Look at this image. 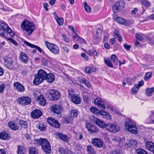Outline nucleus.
<instances>
[{
	"label": "nucleus",
	"instance_id": "nucleus-11",
	"mask_svg": "<svg viewBox=\"0 0 154 154\" xmlns=\"http://www.w3.org/2000/svg\"><path fill=\"white\" fill-rule=\"evenodd\" d=\"M105 126L108 131L114 133L119 132L120 129L119 127L116 124L108 123Z\"/></svg>",
	"mask_w": 154,
	"mask_h": 154
},
{
	"label": "nucleus",
	"instance_id": "nucleus-14",
	"mask_svg": "<svg viewBox=\"0 0 154 154\" xmlns=\"http://www.w3.org/2000/svg\"><path fill=\"white\" fill-rule=\"evenodd\" d=\"M47 122L53 127L56 128H59L60 125L58 121L52 117L49 118L47 120Z\"/></svg>",
	"mask_w": 154,
	"mask_h": 154
},
{
	"label": "nucleus",
	"instance_id": "nucleus-3",
	"mask_svg": "<svg viewBox=\"0 0 154 154\" xmlns=\"http://www.w3.org/2000/svg\"><path fill=\"white\" fill-rule=\"evenodd\" d=\"M21 27L27 35H30L35 29V25L33 23L26 20L22 23Z\"/></svg>",
	"mask_w": 154,
	"mask_h": 154
},
{
	"label": "nucleus",
	"instance_id": "nucleus-63",
	"mask_svg": "<svg viewBox=\"0 0 154 154\" xmlns=\"http://www.w3.org/2000/svg\"><path fill=\"white\" fill-rule=\"evenodd\" d=\"M110 154H120V153L119 151L115 150L112 151Z\"/></svg>",
	"mask_w": 154,
	"mask_h": 154
},
{
	"label": "nucleus",
	"instance_id": "nucleus-42",
	"mask_svg": "<svg viewBox=\"0 0 154 154\" xmlns=\"http://www.w3.org/2000/svg\"><path fill=\"white\" fill-rule=\"evenodd\" d=\"M90 110L92 113L95 114H99L100 112L98 109L94 107H91L90 108Z\"/></svg>",
	"mask_w": 154,
	"mask_h": 154
},
{
	"label": "nucleus",
	"instance_id": "nucleus-25",
	"mask_svg": "<svg viewBox=\"0 0 154 154\" xmlns=\"http://www.w3.org/2000/svg\"><path fill=\"white\" fill-rule=\"evenodd\" d=\"M45 79L48 83H52L54 82L55 79V76L53 74L50 73L47 74V76Z\"/></svg>",
	"mask_w": 154,
	"mask_h": 154
},
{
	"label": "nucleus",
	"instance_id": "nucleus-40",
	"mask_svg": "<svg viewBox=\"0 0 154 154\" xmlns=\"http://www.w3.org/2000/svg\"><path fill=\"white\" fill-rule=\"evenodd\" d=\"M73 37L74 38H77L78 41L81 43H85L86 42L85 41L83 38L80 37L77 34H76L75 35L73 36Z\"/></svg>",
	"mask_w": 154,
	"mask_h": 154
},
{
	"label": "nucleus",
	"instance_id": "nucleus-29",
	"mask_svg": "<svg viewBox=\"0 0 154 154\" xmlns=\"http://www.w3.org/2000/svg\"><path fill=\"white\" fill-rule=\"evenodd\" d=\"M115 19L116 22L121 24L124 25L126 23V20L121 17H117Z\"/></svg>",
	"mask_w": 154,
	"mask_h": 154
},
{
	"label": "nucleus",
	"instance_id": "nucleus-61",
	"mask_svg": "<svg viewBox=\"0 0 154 154\" xmlns=\"http://www.w3.org/2000/svg\"><path fill=\"white\" fill-rule=\"evenodd\" d=\"M144 83V81L143 80L140 81L138 84H137V86L139 88L142 86H143Z\"/></svg>",
	"mask_w": 154,
	"mask_h": 154
},
{
	"label": "nucleus",
	"instance_id": "nucleus-43",
	"mask_svg": "<svg viewBox=\"0 0 154 154\" xmlns=\"http://www.w3.org/2000/svg\"><path fill=\"white\" fill-rule=\"evenodd\" d=\"M55 19L58 24L60 26H62L63 23V19L62 18H59L57 16Z\"/></svg>",
	"mask_w": 154,
	"mask_h": 154
},
{
	"label": "nucleus",
	"instance_id": "nucleus-17",
	"mask_svg": "<svg viewBox=\"0 0 154 154\" xmlns=\"http://www.w3.org/2000/svg\"><path fill=\"white\" fill-rule=\"evenodd\" d=\"M92 118H93L94 122L100 128H106L105 126H106V124L103 121L95 117H93Z\"/></svg>",
	"mask_w": 154,
	"mask_h": 154
},
{
	"label": "nucleus",
	"instance_id": "nucleus-37",
	"mask_svg": "<svg viewBox=\"0 0 154 154\" xmlns=\"http://www.w3.org/2000/svg\"><path fill=\"white\" fill-rule=\"evenodd\" d=\"M38 150L35 148L30 147L29 149V154H38Z\"/></svg>",
	"mask_w": 154,
	"mask_h": 154
},
{
	"label": "nucleus",
	"instance_id": "nucleus-54",
	"mask_svg": "<svg viewBox=\"0 0 154 154\" xmlns=\"http://www.w3.org/2000/svg\"><path fill=\"white\" fill-rule=\"evenodd\" d=\"M130 142L131 143V144L132 146H136L137 143V141L134 139H132L130 140Z\"/></svg>",
	"mask_w": 154,
	"mask_h": 154
},
{
	"label": "nucleus",
	"instance_id": "nucleus-21",
	"mask_svg": "<svg viewBox=\"0 0 154 154\" xmlns=\"http://www.w3.org/2000/svg\"><path fill=\"white\" fill-rule=\"evenodd\" d=\"M145 148L154 154V143L147 141L145 143Z\"/></svg>",
	"mask_w": 154,
	"mask_h": 154
},
{
	"label": "nucleus",
	"instance_id": "nucleus-16",
	"mask_svg": "<svg viewBox=\"0 0 154 154\" xmlns=\"http://www.w3.org/2000/svg\"><path fill=\"white\" fill-rule=\"evenodd\" d=\"M85 127L88 131L92 132V133L98 132V129L96 126L91 123H86ZM91 133L92 134V133Z\"/></svg>",
	"mask_w": 154,
	"mask_h": 154
},
{
	"label": "nucleus",
	"instance_id": "nucleus-56",
	"mask_svg": "<svg viewBox=\"0 0 154 154\" xmlns=\"http://www.w3.org/2000/svg\"><path fill=\"white\" fill-rule=\"evenodd\" d=\"M123 45L124 48L128 51L129 50L131 47V45H128L126 44H124Z\"/></svg>",
	"mask_w": 154,
	"mask_h": 154
},
{
	"label": "nucleus",
	"instance_id": "nucleus-64",
	"mask_svg": "<svg viewBox=\"0 0 154 154\" xmlns=\"http://www.w3.org/2000/svg\"><path fill=\"white\" fill-rule=\"evenodd\" d=\"M0 154H6V152L4 149H0Z\"/></svg>",
	"mask_w": 154,
	"mask_h": 154
},
{
	"label": "nucleus",
	"instance_id": "nucleus-35",
	"mask_svg": "<svg viewBox=\"0 0 154 154\" xmlns=\"http://www.w3.org/2000/svg\"><path fill=\"white\" fill-rule=\"evenodd\" d=\"M79 82L84 84L86 87L88 88L90 87V85L89 82L84 78H82L79 80Z\"/></svg>",
	"mask_w": 154,
	"mask_h": 154
},
{
	"label": "nucleus",
	"instance_id": "nucleus-58",
	"mask_svg": "<svg viewBox=\"0 0 154 154\" xmlns=\"http://www.w3.org/2000/svg\"><path fill=\"white\" fill-rule=\"evenodd\" d=\"M81 56L82 57H83L86 60H88V57L84 53H82L81 54Z\"/></svg>",
	"mask_w": 154,
	"mask_h": 154
},
{
	"label": "nucleus",
	"instance_id": "nucleus-9",
	"mask_svg": "<svg viewBox=\"0 0 154 154\" xmlns=\"http://www.w3.org/2000/svg\"><path fill=\"white\" fill-rule=\"evenodd\" d=\"M125 5L122 1H119L116 2L113 6L112 9L114 12L118 13L123 8Z\"/></svg>",
	"mask_w": 154,
	"mask_h": 154
},
{
	"label": "nucleus",
	"instance_id": "nucleus-47",
	"mask_svg": "<svg viewBox=\"0 0 154 154\" xmlns=\"http://www.w3.org/2000/svg\"><path fill=\"white\" fill-rule=\"evenodd\" d=\"M38 128L41 131H45L46 128L44 125L42 123H40L38 126Z\"/></svg>",
	"mask_w": 154,
	"mask_h": 154
},
{
	"label": "nucleus",
	"instance_id": "nucleus-62",
	"mask_svg": "<svg viewBox=\"0 0 154 154\" xmlns=\"http://www.w3.org/2000/svg\"><path fill=\"white\" fill-rule=\"evenodd\" d=\"M102 32V29L100 28H98L96 34L97 35H100L101 34Z\"/></svg>",
	"mask_w": 154,
	"mask_h": 154
},
{
	"label": "nucleus",
	"instance_id": "nucleus-53",
	"mask_svg": "<svg viewBox=\"0 0 154 154\" xmlns=\"http://www.w3.org/2000/svg\"><path fill=\"white\" fill-rule=\"evenodd\" d=\"M135 37L136 39L140 41H142L143 40V37L140 34L136 33L135 34Z\"/></svg>",
	"mask_w": 154,
	"mask_h": 154
},
{
	"label": "nucleus",
	"instance_id": "nucleus-8",
	"mask_svg": "<svg viewBox=\"0 0 154 154\" xmlns=\"http://www.w3.org/2000/svg\"><path fill=\"white\" fill-rule=\"evenodd\" d=\"M118 58L115 54H112L111 55V61L109 60V59H106V58H104V60L105 63L109 66L112 67H113L112 62L114 64L116 65H117L118 63Z\"/></svg>",
	"mask_w": 154,
	"mask_h": 154
},
{
	"label": "nucleus",
	"instance_id": "nucleus-32",
	"mask_svg": "<svg viewBox=\"0 0 154 154\" xmlns=\"http://www.w3.org/2000/svg\"><path fill=\"white\" fill-rule=\"evenodd\" d=\"M100 113L104 118H106L107 119H110V114L108 112L101 110Z\"/></svg>",
	"mask_w": 154,
	"mask_h": 154
},
{
	"label": "nucleus",
	"instance_id": "nucleus-4",
	"mask_svg": "<svg viewBox=\"0 0 154 154\" xmlns=\"http://www.w3.org/2000/svg\"><path fill=\"white\" fill-rule=\"evenodd\" d=\"M47 74L46 71L42 69L38 70L37 74L34 75L35 78L33 83L35 85H38L42 83L46 79Z\"/></svg>",
	"mask_w": 154,
	"mask_h": 154
},
{
	"label": "nucleus",
	"instance_id": "nucleus-10",
	"mask_svg": "<svg viewBox=\"0 0 154 154\" xmlns=\"http://www.w3.org/2000/svg\"><path fill=\"white\" fill-rule=\"evenodd\" d=\"M73 91L72 90L69 91L68 94L71 97L72 102L75 104H79L81 103V98L79 95L73 94Z\"/></svg>",
	"mask_w": 154,
	"mask_h": 154
},
{
	"label": "nucleus",
	"instance_id": "nucleus-12",
	"mask_svg": "<svg viewBox=\"0 0 154 154\" xmlns=\"http://www.w3.org/2000/svg\"><path fill=\"white\" fill-rule=\"evenodd\" d=\"M94 103L100 109L102 110L105 109V102L100 98L98 97L96 98L94 100Z\"/></svg>",
	"mask_w": 154,
	"mask_h": 154
},
{
	"label": "nucleus",
	"instance_id": "nucleus-15",
	"mask_svg": "<svg viewBox=\"0 0 154 154\" xmlns=\"http://www.w3.org/2000/svg\"><path fill=\"white\" fill-rule=\"evenodd\" d=\"M91 143L95 147L100 148L102 147L103 144V141L102 140L98 138L93 139Z\"/></svg>",
	"mask_w": 154,
	"mask_h": 154
},
{
	"label": "nucleus",
	"instance_id": "nucleus-18",
	"mask_svg": "<svg viewBox=\"0 0 154 154\" xmlns=\"http://www.w3.org/2000/svg\"><path fill=\"white\" fill-rule=\"evenodd\" d=\"M13 86L18 91L22 92L25 91L24 87L18 82H15L13 84Z\"/></svg>",
	"mask_w": 154,
	"mask_h": 154
},
{
	"label": "nucleus",
	"instance_id": "nucleus-49",
	"mask_svg": "<svg viewBox=\"0 0 154 154\" xmlns=\"http://www.w3.org/2000/svg\"><path fill=\"white\" fill-rule=\"evenodd\" d=\"M24 43L26 45H27L29 46L32 48H35L36 46V45H35L33 44H32L26 41H24Z\"/></svg>",
	"mask_w": 154,
	"mask_h": 154
},
{
	"label": "nucleus",
	"instance_id": "nucleus-30",
	"mask_svg": "<svg viewBox=\"0 0 154 154\" xmlns=\"http://www.w3.org/2000/svg\"><path fill=\"white\" fill-rule=\"evenodd\" d=\"M19 124L22 128L25 129L27 128L28 126V125L27 122L23 120H20Z\"/></svg>",
	"mask_w": 154,
	"mask_h": 154
},
{
	"label": "nucleus",
	"instance_id": "nucleus-41",
	"mask_svg": "<svg viewBox=\"0 0 154 154\" xmlns=\"http://www.w3.org/2000/svg\"><path fill=\"white\" fill-rule=\"evenodd\" d=\"M142 4L146 8L150 7L151 6L150 2L146 0H143L141 1Z\"/></svg>",
	"mask_w": 154,
	"mask_h": 154
},
{
	"label": "nucleus",
	"instance_id": "nucleus-60",
	"mask_svg": "<svg viewBox=\"0 0 154 154\" xmlns=\"http://www.w3.org/2000/svg\"><path fill=\"white\" fill-rule=\"evenodd\" d=\"M150 118L151 120H153L154 119V111H152L151 112V114L150 115Z\"/></svg>",
	"mask_w": 154,
	"mask_h": 154
},
{
	"label": "nucleus",
	"instance_id": "nucleus-28",
	"mask_svg": "<svg viewBox=\"0 0 154 154\" xmlns=\"http://www.w3.org/2000/svg\"><path fill=\"white\" fill-rule=\"evenodd\" d=\"M38 103L40 105L43 106L45 105L46 101L45 98L42 95H40L38 97Z\"/></svg>",
	"mask_w": 154,
	"mask_h": 154
},
{
	"label": "nucleus",
	"instance_id": "nucleus-55",
	"mask_svg": "<svg viewBox=\"0 0 154 154\" xmlns=\"http://www.w3.org/2000/svg\"><path fill=\"white\" fill-rule=\"evenodd\" d=\"M62 36L66 42H69V39L67 36L64 34H62Z\"/></svg>",
	"mask_w": 154,
	"mask_h": 154
},
{
	"label": "nucleus",
	"instance_id": "nucleus-23",
	"mask_svg": "<svg viewBox=\"0 0 154 154\" xmlns=\"http://www.w3.org/2000/svg\"><path fill=\"white\" fill-rule=\"evenodd\" d=\"M53 112L57 114H59L62 112V108L58 105L54 104L51 106Z\"/></svg>",
	"mask_w": 154,
	"mask_h": 154
},
{
	"label": "nucleus",
	"instance_id": "nucleus-2",
	"mask_svg": "<svg viewBox=\"0 0 154 154\" xmlns=\"http://www.w3.org/2000/svg\"><path fill=\"white\" fill-rule=\"evenodd\" d=\"M35 144L37 145L41 146L42 149L47 154L51 152V146L50 142L45 138H41L34 140Z\"/></svg>",
	"mask_w": 154,
	"mask_h": 154
},
{
	"label": "nucleus",
	"instance_id": "nucleus-22",
	"mask_svg": "<svg viewBox=\"0 0 154 154\" xmlns=\"http://www.w3.org/2000/svg\"><path fill=\"white\" fill-rule=\"evenodd\" d=\"M20 60L22 62L26 63L28 61V57L26 53L21 51L20 54Z\"/></svg>",
	"mask_w": 154,
	"mask_h": 154
},
{
	"label": "nucleus",
	"instance_id": "nucleus-51",
	"mask_svg": "<svg viewBox=\"0 0 154 154\" xmlns=\"http://www.w3.org/2000/svg\"><path fill=\"white\" fill-rule=\"evenodd\" d=\"M5 88V83H2L0 85V93H3Z\"/></svg>",
	"mask_w": 154,
	"mask_h": 154
},
{
	"label": "nucleus",
	"instance_id": "nucleus-1",
	"mask_svg": "<svg viewBox=\"0 0 154 154\" xmlns=\"http://www.w3.org/2000/svg\"><path fill=\"white\" fill-rule=\"evenodd\" d=\"M0 36L10 41L15 46H18V44L12 38H8L9 36L12 37L15 36L14 31L4 21H0Z\"/></svg>",
	"mask_w": 154,
	"mask_h": 154
},
{
	"label": "nucleus",
	"instance_id": "nucleus-39",
	"mask_svg": "<svg viewBox=\"0 0 154 154\" xmlns=\"http://www.w3.org/2000/svg\"><path fill=\"white\" fill-rule=\"evenodd\" d=\"M5 61L10 65H12L13 63V61L11 57L6 56L4 59Z\"/></svg>",
	"mask_w": 154,
	"mask_h": 154
},
{
	"label": "nucleus",
	"instance_id": "nucleus-27",
	"mask_svg": "<svg viewBox=\"0 0 154 154\" xmlns=\"http://www.w3.org/2000/svg\"><path fill=\"white\" fill-rule=\"evenodd\" d=\"M74 137L77 141H83V135L82 133H75Z\"/></svg>",
	"mask_w": 154,
	"mask_h": 154
},
{
	"label": "nucleus",
	"instance_id": "nucleus-38",
	"mask_svg": "<svg viewBox=\"0 0 154 154\" xmlns=\"http://www.w3.org/2000/svg\"><path fill=\"white\" fill-rule=\"evenodd\" d=\"M87 150L89 154H95L96 153L95 151L94 150L91 146H87Z\"/></svg>",
	"mask_w": 154,
	"mask_h": 154
},
{
	"label": "nucleus",
	"instance_id": "nucleus-20",
	"mask_svg": "<svg viewBox=\"0 0 154 154\" xmlns=\"http://www.w3.org/2000/svg\"><path fill=\"white\" fill-rule=\"evenodd\" d=\"M31 117L33 118H38L42 115V112L38 109H35L33 110L31 113Z\"/></svg>",
	"mask_w": 154,
	"mask_h": 154
},
{
	"label": "nucleus",
	"instance_id": "nucleus-44",
	"mask_svg": "<svg viewBox=\"0 0 154 154\" xmlns=\"http://www.w3.org/2000/svg\"><path fill=\"white\" fill-rule=\"evenodd\" d=\"M139 88L135 84L131 89V91L133 94H136L139 89Z\"/></svg>",
	"mask_w": 154,
	"mask_h": 154
},
{
	"label": "nucleus",
	"instance_id": "nucleus-46",
	"mask_svg": "<svg viewBox=\"0 0 154 154\" xmlns=\"http://www.w3.org/2000/svg\"><path fill=\"white\" fill-rule=\"evenodd\" d=\"M137 154H147V153L145 150L141 148H138L136 150Z\"/></svg>",
	"mask_w": 154,
	"mask_h": 154
},
{
	"label": "nucleus",
	"instance_id": "nucleus-33",
	"mask_svg": "<svg viewBox=\"0 0 154 154\" xmlns=\"http://www.w3.org/2000/svg\"><path fill=\"white\" fill-rule=\"evenodd\" d=\"M25 149L22 146H17V153L18 154H24L25 152Z\"/></svg>",
	"mask_w": 154,
	"mask_h": 154
},
{
	"label": "nucleus",
	"instance_id": "nucleus-6",
	"mask_svg": "<svg viewBox=\"0 0 154 154\" xmlns=\"http://www.w3.org/2000/svg\"><path fill=\"white\" fill-rule=\"evenodd\" d=\"M45 44L47 48L54 54H59L60 49L56 45L49 43L48 41H45Z\"/></svg>",
	"mask_w": 154,
	"mask_h": 154
},
{
	"label": "nucleus",
	"instance_id": "nucleus-59",
	"mask_svg": "<svg viewBox=\"0 0 154 154\" xmlns=\"http://www.w3.org/2000/svg\"><path fill=\"white\" fill-rule=\"evenodd\" d=\"M85 72L87 73H91V69L90 67H86L85 69Z\"/></svg>",
	"mask_w": 154,
	"mask_h": 154
},
{
	"label": "nucleus",
	"instance_id": "nucleus-36",
	"mask_svg": "<svg viewBox=\"0 0 154 154\" xmlns=\"http://www.w3.org/2000/svg\"><path fill=\"white\" fill-rule=\"evenodd\" d=\"M154 91V87L147 88L146 89V94L148 96H151Z\"/></svg>",
	"mask_w": 154,
	"mask_h": 154
},
{
	"label": "nucleus",
	"instance_id": "nucleus-48",
	"mask_svg": "<svg viewBox=\"0 0 154 154\" xmlns=\"http://www.w3.org/2000/svg\"><path fill=\"white\" fill-rule=\"evenodd\" d=\"M152 74L151 72H147L145 75L144 79L145 81H147L151 77Z\"/></svg>",
	"mask_w": 154,
	"mask_h": 154
},
{
	"label": "nucleus",
	"instance_id": "nucleus-57",
	"mask_svg": "<svg viewBox=\"0 0 154 154\" xmlns=\"http://www.w3.org/2000/svg\"><path fill=\"white\" fill-rule=\"evenodd\" d=\"M71 115L73 117H76L78 115V113L76 110H73L71 112Z\"/></svg>",
	"mask_w": 154,
	"mask_h": 154
},
{
	"label": "nucleus",
	"instance_id": "nucleus-52",
	"mask_svg": "<svg viewBox=\"0 0 154 154\" xmlns=\"http://www.w3.org/2000/svg\"><path fill=\"white\" fill-rule=\"evenodd\" d=\"M113 140H114L115 142H116V143L119 144L121 141V139L119 137H116L113 139Z\"/></svg>",
	"mask_w": 154,
	"mask_h": 154
},
{
	"label": "nucleus",
	"instance_id": "nucleus-7",
	"mask_svg": "<svg viewBox=\"0 0 154 154\" xmlns=\"http://www.w3.org/2000/svg\"><path fill=\"white\" fill-rule=\"evenodd\" d=\"M47 94L49 97H51V100L53 101L58 99L61 96V94L59 91L54 89L50 90L48 91Z\"/></svg>",
	"mask_w": 154,
	"mask_h": 154
},
{
	"label": "nucleus",
	"instance_id": "nucleus-45",
	"mask_svg": "<svg viewBox=\"0 0 154 154\" xmlns=\"http://www.w3.org/2000/svg\"><path fill=\"white\" fill-rule=\"evenodd\" d=\"M83 5L85 11L88 12H90L91 11V8L87 3L85 2H84Z\"/></svg>",
	"mask_w": 154,
	"mask_h": 154
},
{
	"label": "nucleus",
	"instance_id": "nucleus-5",
	"mask_svg": "<svg viewBox=\"0 0 154 154\" xmlns=\"http://www.w3.org/2000/svg\"><path fill=\"white\" fill-rule=\"evenodd\" d=\"M125 128L129 132L134 134H137V129L135 122L131 120H127L125 124Z\"/></svg>",
	"mask_w": 154,
	"mask_h": 154
},
{
	"label": "nucleus",
	"instance_id": "nucleus-34",
	"mask_svg": "<svg viewBox=\"0 0 154 154\" xmlns=\"http://www.w3.org/2000/svg\"><path fill=\"white\" fill-rule=\"evenodd\" d=\"M73 120L72 117L71 116H66L63 119V121L64 123H71Z\"/></svg>",
	"mask_w": 154,
	"mask_h": 154
},
{
	"label": "nucleus",
	"instance_id": "nucleus-50",
	"mask_svg": "<svg viewBox=\"0 0 154 154\" xmlns=\"http://www.w3.org/2000/svg\"><path fill=\"white\" fill-rule=\"evenodd\" d=\"M24 43L26 45H27L29 46L32 48H35L36 46V45H35L33 44H32L26 41H24Z\"/></svg>",
	"mask_w": 154,
	"mask_h": 154
},
{
	"label": "nucleus",
	"instance_id": "nucleus-26",
	"mask_svg": "<svg viewBox=\"0 0 154 154\" xmlns=\"http://www.w3.org/2000/svg\"><path fill=\"white\" fill-rule=\"evenodd\" d=\"M10 137L6 131H2L0 133V139L3 140L9 139Z\"/></svg>",
	"mask_w": 154,
	"mask_h": 154
},
{
	"label": "nucleus",
	"instance_id": "nucleus-13",
	"mask_svg": "<svg viewBox=\"0 0 154 154\" xmlns=\"http://www.w3.org/2000/svg\"><path fill=\"white\" fill-rule=\"evenodd\" d=\"M18 101L19 103L23 106H25L29 104L30 103L31 100L28 97H22L18 98Z\"/></svg>",
	"mask_w": 154,
	"mask_h": 154
},
{
	"label": "nucleus",
	"instance_id": "nucleus-19",
	"mask_svg": "<svg viewBox=\"0 0 154 154\" xmlns=\"http://www.w3.org/2000/svg\"><path fill=\"white\" fill-rule=\"evenodd\" d=\"M55 134L57 136V137L59 138L62 140L66 142H68L69 138L67 135L59 132L55 133Z\"/></svg>",
	"mask_w": 154,
	"mask_h": 154
},
{
	"label": "nucleus",
	"instance_id": "nucleus-24",
	"mask_svg": "<svg viewBox=\"0 0 154 154\" xmlns=\"http://www.w3.org/2000/svg\"><path fill=\"white\" fill-rule=\"evenodd\" d=\"M8 124L9 128L13 130L17 131L19 128V126L14 121H9L8 122Z\"/></svg>",
	"mask_w": 154,
	"mask_h": 154
},
{
	"label": "nucleus",
	"instance_id": "nucleus-31",
	"mask_svg": "<svg viewBox=\"0 0 154 154\" xmlns=\"http://www.w3.org/2000/svg\"><path fill=\"white\" fill-rule=\"evenodd\" d=\"M59 152L61 154H69L70 151L67 148L60 147L58 149Z\"/></svg>",
	"mask_w": 154,
	"mask_h": 154
}]
</instances>
